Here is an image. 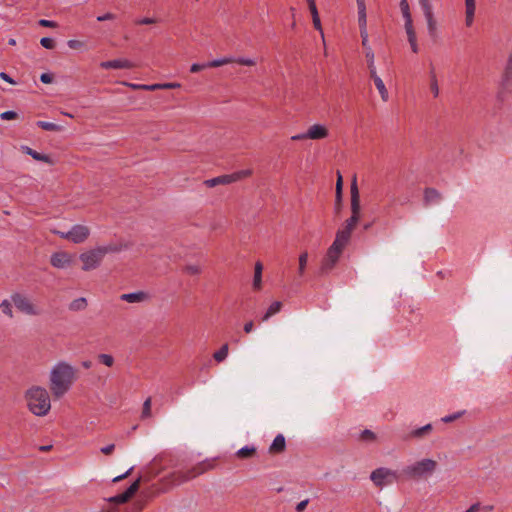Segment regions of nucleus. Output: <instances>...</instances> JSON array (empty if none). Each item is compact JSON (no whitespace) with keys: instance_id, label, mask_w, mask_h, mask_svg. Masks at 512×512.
I'll return each instance as SVG.
<instances>
[{"instance_id":"obj_1","label":"nucleus","mask_w":512,"mask_h":512,"mask_svg":"<svg viewBox=\"0 0 512 512\" xmlns=\"http://www.w3.org/2000/svg\"><path fill=\"white\" fill-rule=\"evenodd\" d=\"M77 378V370L66 362H59L50 374V390L55 398L62 397Z\"/></svg>"},{"instance_id":"obj_2","label":"nucleus","mask_w":512,"mask_h":512,"mask_svg":"<svg viewBox=\"0 0 512 512\" xmlns=\"http://www.w3.org/2000/svg\"><path fill=\"white\" fill-rule=\"evenodd\" d=\"M26 400L29 410L36 416H45L50 408V397L45 388L35 386L26 392Z\"/></svg>"},{"instance_id":"obj_3","label":"nucleus","mask_w":512,"mask_h":512,"mask_svg":"<svg viewBox=\"0 0 512 512\" xmlns=\"http://www.w3.org/2000/svg\"><path fill=\"white\" fill-rule=\"evenodd\" d=\"M119 249L115 245L104 247H97L80 255V260L83 262L82 269L90 271L97 268L102 262L104 256L109 252H117Z\"/></svg>"},{"instance_id":"obj_4","label":"nucleus","mask_w":512,"mask_h":512,"mask_svg":"<svg viewBox=\"0 0 512 512\" xmlns=\"http://www.w3.org/2000/svg\"><path fill=\"white\" fill-rule=\"evenodd\" d=\"M437 468V462L432 459H423L403 469V474L412 479H420L431 475Z\"/></svg>"},{"instance_id":"obj_5","label":"nucleus","mask_w":512,"mask_h":512,"mask_svg":"<svg viewBox=\"0 0 512 512\" xmlns=\"http://www.w3.org/2000/svg\"><path fill=\"white\" fill-rule=\"evenodd\" d=\"M210 468V465L205 462L198 463L194 467L186 470V471H174L169 475V479L173 485H181L189 480L196 478L199 475H202Z\"/></svg>"},{"instance_id":"obj_6","label":"nucleus","mask_w":512,"mask_h":512,"mask_svg":"<svg viewBox=\"0 0 512 512\" xmlns=\"http://www.w3.org/2000/svg\"><path fill=\"white\" fill-rule=\"evenodd\" d=\"M343 250H344L343 248L332 243V245L329 247V249L326 253V256L322 260V263H321V266L319 269L320 275L328 274L334 268V266L336 265V263L338 262V260L341 256Z\"/></svg>"},{"instance_id":"obj_7","label":"nucleus","mask_w":512,"mask_h":512,"mask_svg":"<svg viewBox=\"0 0 512 512\" xmlns=\"http://www.w3.org/2000/svg\"><path fill=\"white\" fill-rule=\"evenodd\" d=\"M251 174H252V171L249 169L241 170L238 172H234L232 174L221 175V176H218V177H215L212 179L205 180L204 184L210 188L215 187L217 185H227V184L236 182L238 180H241L243 178H246V177L250 176Z\"/></svg>"},{"instance_id":"obj_8","label":"nucleus","mask_w":512,"mask_h":512,"mask_svg":"<svg viewBox=\"0 0 512 512\" xmlns=\"http://www.w3.org/2000/svg\"><path fill=\"white\" fill-rule=\"evenodd\" d=\"M370 479L375 484V486L381 488L384 485L391 484L394 480H396L397 474L391 469L380 467L371 472Z\"/></svg>"},{"instance_id":"obj_9","label":"nucleus","mask_w":512,"mask_h":512,"mask_svg":"<svg viewBox=\"0 0 512 512\" xmlns=\"http://www.w3.org/2000/svg\"><path fill=\"white\" fill-rule=\"evenodd\" d=\"M328 134H329L328 129L324 125L314 124L309 127L307 132L293 135L291 137V140H293V141H301V140H306V139L319 140V139L326 138L328 136Z\"/></svg>"},{"instance_id":"obj_10","label":"nucleus","mask_w":512,"mask_h":512,"mask_svg":"<svg viewBox=\"0 0 512 512\" xmlns=\"http://www.w3.org/2000/svg\"><path fill=\"white\" fill-rule=\"evenodd\" d=\"M427 21L428 33L431 38H437V22L433 15V8L430 0H418Z\"/></svg>"},{"instance_id":"obj_11","label":"nucleus","mask_w":512,"mask_h":512,"mask_svg":"<svg viewBox=\"0 0 512 512\" xmlns=\"http://www.w3.org/2000/svg\"><path fill=\"white\" fill-rule=\"evenodd\" d=\"M141 477L136 479L123 493L110 497L108 501L113 504H124L128 502L138 491L140 487Z\"/></svg>"},{"instance_id":"obj_12","label":"nucleus","mask_w":512,"mask_h":512,"mask_svg":"<svg viewBox=\"0 0 512 512\" xmlns=\"http://www.w3.org/2000/svg\"><path fill=\"white\" fill-rule=\"evenodd\" d=\"M89 235V228L80 224L74 225L68 232H66L68 240L75 244L83 243Z\"/></svg>"},{"instance_id":"obj_13","label":"nucleus","mask_w":512,"mask_h":512,"mask_svg":"<svg viewBox=\"0 0 512 512\" xmlns=\"http://www.w3.org/2000/svg\"><path fill=\"white\" fill-rule=\"evenodd\" d=\"M512 85V53L509 56L508 63L503 75L502 80V88L498 93V99L500 101H504L506 98V93L510 92V87Z\"/></svg>"},{"instance_id":"obj_14","label":"nucleus","mask_w":512,"mask_h":512,"mask_svg":"<svg viewBox=\"0 0 512 512\" xmlns=\"http://www.w3.org/2000/svg\"><path fill=\"white\" fill-rule=\"evenodd\" d=\"M11 299L16 306L17 309L20 311L29 314V315H36L37 312L33 306V304L29 301V299L19 293H15L11 296Z\"/></svg>"},{"instance_id":"obj_15","label":"nucleus","mask_w":512,"mask_h":512,"mask_svg":"<svg viewBox=\"0 0 512 512\" xmlns=\"http://www.w3.org/2000/svg\"><path fill=\"white\" fill-rule=\"evenodd\" d=\"M351 213L352 215L360 216L361 205H360V194L357 186L356 176L353 177L351 187Z\"/></svg>"},{"instance_id":"obj_16","label":"nucleus","mask_w":512,"mask_h":512,"mask_svg":"<svg viewBox=\"0 0 512 512\" xmlns=\"http://www.w3.org/2000/svg\"><path fill=\"white\" fill-rule=\"evenodd\" d=\"M358 8V23L360 28V35L362 38V45L366 46L368 33L366 29L367 25V16H366V5L357 6Z\"/></svg>"},{"instance_id":"obj_17","label":"nucleus","mask_w":512,"mask_h":512,"mask_svg":"<svg viewBox=\"0 0 512 512\" xmlns=\"http://www.w3.org/2000/svg\"><path fill=\"white\" fill-rule=\"evenodd\" d=\"M102 69H131L134 64L126 59H114L100 63Z\"/></svg>"},{"instance_id":"obj_18","label":"nucleus","mask_w":512,"mask_h":512,"mask_svg":"<svg viewBox=\"0 0 512 512\" xmlns=\"http://www.w3.org/2000/svg\"><path fill=\"white\" fill-rule=\"evenodd\" d=\"M50 263L55 268H65L70 265L71 257L67 252H56L51 255Z\"/></svg>"},{"instance_id":"obj_19","label":"nucleus","mask_w":512,"mask_h":512,"mask_svg":"<svg viewBox=\"0 0 512 512\" xmlns=\"http://www.w3.org/2000/svg\"><path fill=\"white\" fill-rule=\"evenodd\" d=\"M132 89H141L146 91H155L159 89H175L179 88V83H163V84H128Z\"/></svg>"},{"instance_id":"obj_20","label":"nucleus","mask_w":512,"mask_h":512,"mask_svg":"<svg viewBox=\"0 0 512 512\" xmlns=\"http://www.w3.org/2000/svg\"><path fill=\"white\" fill-rule=\"evenodd\" d=\"M148 298L149 295L144 291L125 293L120 296L122 301H126L128 303H140L146 301Z\"/></svg>"},{"instance_id":"obj_21","label":"nucleus","mask_w":512,"mask_h":512,"mask_svg":"<svg viewBox=\"0 0 512 512\" xmlns=\"http://www.w3.org/2000/svg\"><path fill=\"white\" fill-rule=\"evenodd\" d=\"M351 234L352 231L348 230L345 227L341 230H338L336 233L335 240L333 241V244L344 249L351 238Z\"/></svg>"},{"instance_id":"obj_22","label":"nucleus","mask_w":512,"mask_h":512,"mask_svg":"<svg viewBox=\"0 0 512 512\" xmlns=\"http://www.w3.org/2000/svg\"><path fill=\"white\" fill-rule=\"evenodd\" d=\"M286 448V441L285 437L282 434H278L272 444L269 447V452L271 454H280L285 451Z\"/></svg>"},{"instance_id":"obj_23","label":"nucleus","mask_w":512,"mask_h":512,"mask_svg":"<svg viewBox=\"0 0 512 512\" xmlns=\"http://www.w3.org/2000/svg\"><path fill=\"white\" fill-rule=\"evenodd\" d=\"M465 7H466L465 24L467 27H470V26H472L473 21H474V15H475V9H476L475 0H465Z\"/></svg>"},{"instance_id":"obj_24","label":"nucleus","mask_w":512,"mask_h":512,"mask_svg":"<svg viewBox=\"0 0 512 512\" xmlns=\"http://www.w3.org/2000/svg\"><path fill=\"white\" fill-rule=\"evenodd\" d=\"M400 10H401V13H402V16L405 20V28H410L413 26V20H412V16H411V13H410V7H409V3L407 0L405 1H400Z\"/></svg>"},{"instance_id":"obj_25","label":"nucleus","mask_w":512,"mask_h":512,"mask_svg":"<svg viewBox=\"0 0 512 512\" xmlns=\"http://www.w3.org/2000/svg\"><path fill=\"white\" fill-rule=\"evenodd\" d=\"M442 199V195L435 188H426L424 191V201L428 205L430 203L438 202Z\"/></svg>"},{"instance_id":"obj_26","label":"nucleus","mask_w":512,"mask_h":512,"mask_svg":"<svg viewBox=\"0 0 512 512\" xmlns=\"http://www.w3.org/2000/svg\"><path fill=\"white\" fill-rule=\"evenodd\" d=\"M23 151L27 155H30L34 160L42 161V162L49 163V164L53 163L49 155L41 154L28 146L23 147Z\"/></svg>"},{"instance_id":"obj_27","label":"nucleus","mask_w":512,"mask_h":512,"mask_svg":"<svg viewBox=\"0 0 512 512\" xmlns=\"http://www.w3.org/2000/svg\"><path fill=\"white\" fill-rule=\"evenodd\" d=\"M87 299L85 297H80L77 299H74L68 306L70 311L77 312V311H83L87 308Z\"/></svg>"},{"instance_id":"obj_28","label":"nucleus","mask_w":512,"mask_h":512,"mask_svg":"<svg viewBox=\"0 0 512 512\" xmlns=\"http://www.w3.org/2000/svg\"><path fill=\"white\" fill-rule=\"evenodd\" d=\"M282 306H283V304L280 301L273 302L267 309L264 316L262 317V321H267L270 317H272L276 313L280 312V310L282 309Z\"/></svg>"},{"instance_id":"obj_29","label":"nucleus","mask_w":512,"mask_h":512,"mask_svg":"<svg viewBox=\"0 0 512 512\" xmlns=\"http://www.w3.org/2000/svg\"><path fill=\"white\" fill-rule=\"evenodd\" d=\"M36 125L45 131L60 132L63 130L61 125L47 121H37Z\"/></svg>"},{"instance_id":"obj_30","label":"nucleus","mask_w":512,"mask_h":512,"mask_svg":"<svg viewBox=\"0 0 512 512\" xmlns=\"http://www.w3.org/2000/svg\"><path fill=\"white\" fill-rule=\"evenodd\" d=\"M366 58L368 62L370 77L372 78V80L374 81L375 79L380 78L377 75L376 67L374 65V52L369 50V52L366 53Z\"/></svg>"},{"instance_id":"obj_31","label":"nucleus","mask_w":512,"mask_h":512,"mask_svg":"<svg viewBox=\"0 0 512 512\" xmlns=\"http://www.w3.org/2000/svg\"><path fill=\"white\" fill-rule=\"evenodd\" d=\"M405 30H406L408 42L411 46L412 51L414 53H418V44H417V38H416V33L414 30V27L412 26L410 28H405Z\"/></svg>"},{"instance_id":"obj_32","label":"nucleus","mask_w":512,"mask_h":512,"mask_svg":"<svg viewBox=\"0 0 512 512\" xmlns=\"http://www.w3.org/2000/svg\"><path fill=\"white\" fill-rule=\"evenodd\" d=\"M256 454V448L255 447H248L245 446L241 449H239L236 453L237 457L240 459H248L253 457Z\"/></svg>"},{"instance_id":"obj_33","label":"nucleus","mask_w":512,"mask_h":512,"mask_svg":"<svg viewBox=\"0 0 512 512\" xmlns=\"http://www.w3.org/2000/svg\"><path fill=\"white\" fill-rule=\"evenodd\" d=\"M432 425L426 424L423 427L415 429L411 432L410 436L413 438H422L432 431Z\"/></svg>"},{"instance_id":"obj_34","label":"nucleus","mask_w":512,"mask_h":512,"mask_svg":"<svg viewBox=\"0 0 512 512\" xmlns=\"http://www.w3.org/2000/svg\"><path fill=\"white\" fill-rule=\"evenodd\" d=\"M229 346L227 343L223 344L221 348L213 354V358L217 362L224 361L228 356Z\"/></svg>"},{"instance_id":"obj_35","label":"nucleus","mask_w":512,"mask_h":512,"mask_svg":"<svg viewBox=\"0 0 512 512\" xmlns=\"http://www.w3.org/2000/svg\"><path fill=\"white\" fill-rule=\"evenodd\" d=\"M374 84H375L377 90L379 91L382 100L386 102L388 100L389 94L385 87L384 82L382 81L381 78H377L374 80Z\"/></svg>"},{"instance_id":"obj_36","label":"nucleus","mask_w":512,"mask_h":512,"mask_svg":"<svg viewBox=\"0 0 512 512\" xmlns=\"http://www.w3.org/2000/svg\"><path fill=\"white\" fill-rule=\"evenodd\" d=\"M307 262H308V253L307 252H303L300 256H299V267H298V273L300 276H302L304 274V271H305V268H306V265H307Z\"/></svg>"},{"instance_id":"obj_37","label":"nucleus","mask_w":512,"mask_h":512,"mask_svg":"<svg viewBox=\"0 0 512 512\" xmlns=\"http://www.w3.org/2000/svg\"><path fill=\"white\" fill-rule=\"evenodd\" d=\"M233 61H234L233 58H222V59H217V60L208 62L207 66H208V68L220 67L225 64L233 63Z\"/></svg>"},{"instance_id":"obj_38","label":"nucleus","mask_w":512,"mask_h":512,"mask_svg":"<svg viewBox=\"0 0 512 512\" xmlns=\"http://www.w3.org/2000/svg\"><path fill=\"white\" fill-rule=\"evenodd\" d=\"M97 359L101 364H104L108 367H111L114 364V358L109 354H99Z\"/></svg>"},{"instance_id":"obj_39","label":"nucleus","mask_w":512,"mask_h":512,"mask_svg":"<svg viewBox=\"0 0 512 512\" xmlns=\"http://www.w3.org/2000/svg\"><path fill=\"white\" fill-rule=\"evenodd\" d=\"M0 309L2 310V312L7 315L8 317L12 318L13 317V311H12V306H11V303L8 301V300H3L0 304Z\"/></svg>"},{"instance_id":"obj_40","label":"nucleus","mask_w":512,"mask_h":512,"mask_svg":"<svg viewBox=\"0 0 512 512\" xmlns=\"http://www.w3.org/2000/svg\"><path fill=\"white\" fill-rule=\"evenodd\" d=\"M359 220H360V216L351 215L350 218H348L345 221V228H347L350 231H353L354 228L356 227L357 223L359 222Z\"/></svg>"},{"instance_id":"obj_41","label":"nucleus","mask_w":512,"mask_h":512,"mask_svg":"<svg viewBox=\"0 0 512 512\" xmlns=\"http://www.w3.org/2000/svg\"><path fill=\"white\" fill-rule=\"evenodd\" d=\"M151 416V398L148 397L144 403L142 408V418H148Z\"/></svg>"},{"instance_id":"obj_42","label":"nucleus","mask_w":512,"mask_h":512,"mask_svg":"<svg viewBox=\"0 0 512 512\" xmlns=\"http://www.w3.org/2000/svg\"><path fill=\"white\" fill-rule=\"evenodd\" d=\"M430 89L434 95V97H437L439 94V87L436 79V75L434 74L433 70L431 71V84Z\"/></svg>"},{"instance_id":"obj_43","label":"nucleus","mask_w":512,"mask_h":512,"mask_svg":"<svg viewBox=\"0 0 512 512\" xmlns=\"http://www.w3.org/2000/svg\"><path fill=\"white\" fill-rule=\"evenodd\" d=\"M360 439L362 441H374L376 439V435L374 432H372L371 430H368V429H365L364 431H362V433L360 434Z\"/></svg>"},{"instance_id":"obj_44","label":"nucleus","mask_w":512,"mask_h":512,"mask_svg":"<svg viewBox=\"0 0 512 512\" xmlns=\"http://www.w3.org/2000/svg\"><path fill=\"white\" fill-rule=\"evenodd\" d=\"M40 44L46 49H54L55 48V41L50 37L41 38Z\"/></svg>"},{"instance_id":"obj_45","label":"nucleus","mask_w":512,"mask_h":512,"mask_svg":"<svg viewBox=\"0 0 512 512\" xmlns=\"http://www.w3.org/2000/svg\"><path fill=\"white\" fill-rule=\"evenodd\" d=\"M463 414H464V411L456 412L454 414L447 415V416L443 417L442 421L444 423H451V422L459 419Z\"/></svg>"},{"instance_id":"obj_46","label":"nucleus","mask_w":512,"mask_h":512,"mask_svg":"<svg viewBox=\"0 0 512 512\" xmlns=\"http://www.w3.org/2000/svg\"><path fill=\"white\" fill-rule=\"evenodd\" d=\"M0 118L3 120H13L18 118V114L15 111H5L0 114Z\"/></svg>"},{"instance_id":"obj_47","label":"nucleus","mask_w":512,"mask_h":512,"mask_svg":"<svg viewBox=\"0 0 512 512\" xmlns=\"http://www.w3.org/2000/svg\"><path fill=\"white\" fill-rule=\"evenodd\" d=\"M184 271L190 275H197L201 272V269L197 265H187L184 268Z\"/></svg>"},{"instance_id":"obj_48","label":"nucleus","mask_w":512,"mask_h":512,"mask_svg":"<svg viewBox=\"0 0 512 512\" xmlns=\"http://www.w3.org/2000/svg\"><path fill=\"white\" fill-rule=\"evenodd\" d=\"M38 24L42 27H47V28H56L58 27V23L55 22V21H51V20H46V19H40L38 21Z\"/></svg>"},{"instance_id":"obj_49","label":"nucleus","mask_w":512,"mask_h":512,"mask_svg":"<svg viewBox=\"0 0 512 512\" xmlns=\"http://www.w3.org/2000/svg\"><path fill=\"white\" fill-rule=\"evenodd\" d=\"M342 188H343V178H342V175L338 172L337 181H336V194H338V198H340V195L342 194Z\"/></svg>"},{"instance_id":"obj_50","label":"nucleus","mask_w":512,"mask_h":512,"mask_svg":"<svg viewBox=\"0 0 512 512\" xmlns=\"http://www.w3.org/2000/svg\"><path fill=\"white\" fill-rule=\"evenodd\" d=\"M233 62L238 63L240 65H245V66L255 65V61L252 59H249V58H237V59H234Z\"/></svg>"},{"instance_id":"obj_51","label":"nucleus","mask_w":512,"mask_h":512,"mask_svg":"<svg viewBox=\"0 0 512 512\" xmlns=\"http://www.w3.org/2000/svg\"><path fill=\"white\" fill-rule=\"evenodd\" d=\"M54 80L53 74L51 73H42L40 75V81L44 84H50Z\"/></svg>"},{"instance_id":"obj_52","label":"nucleus","mask_w":512,"mask_h":512,"mask_svg":"<svg viewBox=\"0 0 512 512\" xmlns=\"http://www.w3.org/2000/svg\"><path fill=\"white\" fill-rule=\"evenodd\" d=\"M262 285V274H256L254 273V279H253V288L255 290H259Z\"/></svg>"},{"instance_id":"obj_53","label":"nucleus","mask_w":512,"mask_h":512,"mask_svg":"<svg viewBox=\"0 0 512 512\" xmlns=\"http://www.w3.org/2000/svg\"><path fill=\"white\" fill-rule=\"evenodd\" d=\"M342 209V194L340 195V198H338V194L335 195V214L339 215Z\"/></svg>"},{"instance_id":"obj_54","label":"nucleus","mask_w":512,"mask_h":512,"mask_svg":"<svg viewBox=\"0 0 512 512\" xmlns=\"http://www.w3.org/2000/svg\"><path fill=\"white\" fill-rule=\"evenodd\" d=\"M205 68H208L207 63H204V64L194 63V64H192L190 71L192 73H197Z\"/></svg>"},{"instance_id":"obj_55","label":"nucleus","mask_w":512,"mask_h":512,"mask_svg":"<svg viewBox=\"0 0 512 512\" xmlns=\"http://www.w3.org/2000/svg\"><path fill=\"white\" fill-rule=\"evenodd\" d=\"M156 22H157V20L154 19V18L145 17V18L137 20L136 24H138V25H150V24H154Z\"/></svg>"},{"instance_id":"obj_56","label":"nucleus","mask_w":512,"mask_h":512,"mask_svg":"<svg viewBox=\"0 0 512 512\" xmlns=\"http://www.w3.org/2000/svg\"><path fill=\"white\" fill-rule=\"evenodd\" d=\"M114 450H115L114 444H109V445L101 448V452L105 455H111L114 452Z\"/></svg>"},{"instance_id":"obj_57","label":"nucleus","mask_w":512,"mask_h":512,"mask_svg":"<svg viewBox=\"0 0 512 512\" xmlns=\"http://www.w3.org/2000/svg\"><path fill=\"white\" fill-rule=\"evenodd\" d=\"M308 503H309V499H305V500H303V501L299 502V503L296 505V508H295V509H296V511H297V512H303V511L306 509V507H307Z\"/></svg>"},{"instance_id":"obj_58","label":"nucleus","mask_w":512,"mask_h":512,"mask_svg":"<svg viewBox=\"0 0 512 512\" xmlns=\"http://www.w3.org/2000/svg\"><path fill=\"white\" fill-rule=\"evenodd\" d=\"M67 45L71 48V49H78L82 46V42L81 41H78V40H69L67 42Z\"/></svg>"},{"instance_id":"obj_59","label":"nucleus","mask_w":512,"mask_h":512,"mask_svg":"<svg viewBox=\"0 0 512 512\" xmlns=\"http://www.w3.org/2000/svg\"><path fill=\"white\" fill-rule=\"evenodd\" d=\"M0 78L9 84H16V82L5 72H0Z\"/></svg>"},{"instance_id":"obj_60","label":"nucleus","mask_w":512,"mask_h":512,"mask_svg":"<svg viewBox=\"0 0 512 512\" xmlns=\"http://www.w3.org/2000/svg\"><path fill=\"white\" fill-rule=\"evenodd\" d=\"M115 19V15L112 14V13H106L104 15H101V16H98L97 17V20L102 22V21H106V20H113Z\"/></svg>"},{"instance_id":"obj_61","label":"nucleus","mask_w":512,"mask_h":512,"mask_svg":"<svg viewBox=\"0 0 512 512\" xmlns=\"http://www.w3.org/2000/svg\"><path fill=\"white\" fill-rule=\"evenodd\" d=\"M132 470H133V467L128 469L124 474L115 477L113 479V482H119V481L123 480L124 478L128 477L130 475V473L132 472Z\"/></svg>"},{"instance_id":"obj_62","label":"nucleus","mask_w":512,"mask_h":512,"mask_svg":"<svg viewBox=\"0 0 512 512\" xmlns=\"http://www.w3.org/2000/svg\"><path fill=\"white\" fill-rule=\"evenodd\" d=\"M253 327H254L253 321H248L247 323H245L243 330L245 333L248 334V333L252 332Z\"/></svg>"},{"instance_id":"obj_63","label":"nucleus","mask_w":512,"mask_h":512,"mask_svg":"<svg viewBox=\"0 0 512 512\" xmlns=\"http://www.w3.org/2000/svg\"><path fill=\"white\" fill-rule=\"evenodd\" d=\"M480 510V503H474L465 512H478Z\"/></svg>"},{"instance_id":"obj_64","label":"nucleus","mask_w":512,"mask_h":512,"mask_svg":"<svg viewBox=\"0 0 512 512\" xmlns=\"http://www.w3.org/2000/svg\"><path fill=\"white\" fill-rule=\"evenodd\" d=\"M312 21H313V25H314L315 29L319 30L322 33V26H321L320 18L312 19Z\"/></svg>"}]
</instances>
